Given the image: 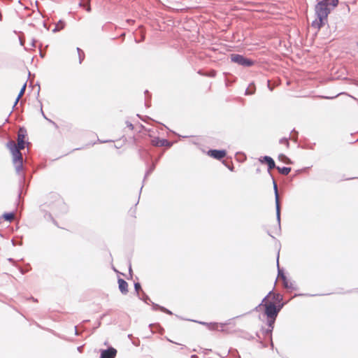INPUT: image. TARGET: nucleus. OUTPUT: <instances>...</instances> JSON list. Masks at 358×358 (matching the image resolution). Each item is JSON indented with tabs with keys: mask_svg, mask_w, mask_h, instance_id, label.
I'll return each instance as SVG.
<instances>
[{
	"mask_svg": "<svg viewBox=\"0 0 358 358\" xmlns=\"http://www.w3.org/2000/svg\"><path fill=\"white\" fill-rule=\"evenodd\" d=\"M283 306L282 296L278 293L270 292L262 300L259 308L266 316L268 331H272L276 317Z\"/></svg>",
	"mask_w": 358,
	"mask_h": 358,
	"instance_id": "nucleus-1",
	"label": "nucleus"
},
{
	"mask_svg": "<svg viewBox=\"0 0 358 358\" xmlns=\"http://www.w3.org/2000/svg\"><path fill=\"white\" fill-rule=\"evenodd\" d=\"M329 0H322L317 3L315 6V11L317 16L319 19V27H322L324 24V21L327 20L330 10L328 8Z\"/></svg>",
	"mask_w": 358,
	"mask_h": 358,
	"instance_id": "nucleus-2",
	"label": "nucleus"
},
{
	"mask_svg": "<svg viewBox=\"0 0 358 358\" xmlns=\"http://www.w3.org/2000/svg\"><path fill=\"white\" fill-rule=\"evenodd\" d=\"M8 148L11 152L13 163L16 165L17 168L21 167L22 165V155L20 152L21 149L17 147L14 141H10L8 143Z\"/></svg>",
	"mask_w": 358,
	"mask_h": 358,
	"instance_id": "nucleus-3",
	"label": "nucleus"
},
{
	"mask_svg": "<svg viewBox=\"0 0 358 358\" xmlns=\"http://www.w3.org/2000/svg\"><path fill=\"white\" fill-rule=\"evenodd\" d=\"M231 62L244 66H251L254 64V62L251 59L244 57L243 55L238 54H231L230 56Z\"/></svg>",
	"mask_w": 358,
	"mask_h": 358,
	"instance_id": "nucleus-4",
	"label": "nucleus"
},
{
	"mask_svg": "<svg viewBox=\"0 0 358 358\" xmlns=\"http://www.w3.org/2000/svg\"><path fill=\"white\" fill-rule=\"evenodd\" d=\"M25 136H26V130L20 128L17 134V147L20 149H24L25 147Z\"/></svg>",
	"mask_w": 358,
	"mask_h": 358,
	"instance_id": "nucleus-5",
	"label": "nucleus"
},
{
	"mask_svg": "<svg viewBox=\"0 0 358 358\" xmlns=\"http://www.w3.org/2000/svg\"><path fill=\"white\" fill-rule=\"evenodd\" d=\"M208 155L216 159H221L226 157L227 152L224 150H210L208 152Z\"/></svg>",
	"mask_w": 358,
	"mask_h": 358,
	"instance_id": "nucleus-6",
	"label": "nucleus"
},
{
	"mask_svg": "<svg viewBox=\"0 0 358 358\" xmlns=\"http://www.w3.org/2000/svg\"><path fill=\"white\" fill-rule=\"evenodd\" d=\"M117 355V350L113 348H109L107 350L101 352L100 358H115Z\"/></svg>",
	"mask_w": 358,
	"mask_h": 358,
	"instance_id": "nucleus-7",
	"label": "nucleus"
},
{
	"mask_svg": "<svg viewBox=\"0 0 358 358\" xmlns=\"http://www.w3.org/2000/svg\"><path fill=\"white\" fill-rule=\"evenodd\" d=\"M259 162L261 163H266L268 165V171H271V169H274L275 165L273 159L268 156H264L259 159Z\"/></svg>",
	"mask_w": 358,
	"mask_h": 358,
	"instance_id": "nucleus-8",
	"label": "nucleus"
},
{
	"mask_svg": "<svg viewBox=\"0 0 358 358\" xmlns=\"http://www.w3.org/2000/svg\"><path fill=\"white\" fill-rule=\"evenodd\" d=\"M152 144L155 146L163 147L169 145V143L168 141L165 139H160L159 138H155L152 140Z\"/></svg>",
	"mask_w": 358,
	"mask_h": 358,
	"instance_id": "nucleus-9",
	"label": "nucleus"
},
{
	"mask_svg": "<svg viewBox=\"0 0 358 358\" xmlns=\"http://www.w3.org/2000/svg\"><path fill=\"white\" fill-rule=\"evenodd\" d=\"M118 285H119V289L122 294H127L128 283L124 280H123L122 278H119L118 279Z\"/></svg>",
	"mask_w": 358,
	"mask_h": 358,
	"instance_id": "nucleus-10",
	"label": "nucleus"
},
{
	"mask_svg": "<svg viewBox=\"0 0 358 358\" xmlns=\"http://www.w3.org/2000/svg\"><path fill=\"white\" fill-rule=\"evenodd\" d=\"M274 189L275 191V201H276V208H277V215L278 217H280V205H279V200H278V189H277V185L276 184H274Z\"/></svg>",
	"mask_w": 358,
	"mask_h": 358,
	"instance_id": "nucleus-11",
	"label": "nucleus"
},
{
	"mask_svg": "<svg viewBox=\"0 0 358 358\" xmlns=\"http://www.w3.org/2000/svg\"><path fill=\"white\" fill-rule=\"evenodd\" d=\"M277 169L278 170L279 173L285 176L288 175L291 171V168L289 167H277Z\"/></svg>",
	"mask_w": 358,
	"mask_h": 358,
	"instance_id": "nucleus-12",
	"label": "nucleus"
},
{
	"mask_svg": "<svg viewBox=\"0 0 358 358\" xmlns=\"http://www.w3.org/2000/svg\"><path fill=\"white\" fill-rule=\"evenodd\" d=\"M26 86H27L26 83H24V85H22V87L21 88V90L16 99L15 103H17L18 102V101L20 100V99L23 96L25 89H26Z\"/></svg>",
	"mask_w": 358,
	"mask_h": 358,
	"instance_id": "nucleus-13",
	"label": "nucleus"
},
{
	"mask_svg": "<svg viewBox=\"0 0 358 358\" xmlns=\"http://www.w3.org/2000/svg\"><path fill=\"white\" fill-rule=\"evenodd\" d=\"M278 159L279 160H280L281 162L285 163V164H289L290 163V160L289 159L286 157L285 155L283 154H280L279 156H278Z\"/></svg>",
	"mask_w": 358,
	"mask_h": 358,
	"instance_id": "nucleus-14",
	"label": "nucleus"
},
{
	"mask_svg": "<svg viewBox=\"0 0 358 358\" xmlns=\"http://www.w3.org/2000/svg\"><path fill=\"white\" fill-rule=\"evenodd\" d=\"M4 220H7V221H9V222H11L14 217H15V215L13 213H6L3 215Z\"/></svg>",
	"mask_w": 358,
	"mask_h": 358,
	"instance_id": "nucleus-15",
	"label": "nucleus"
},
{
	"mask_svg": "<svg viewBox=\"0 0 358 358\" xmlns=\"http://www.w3.org/2000/svg\"><path fill=\"white\" fill-rule=\"evenodd\" d=\"M64 27V23L62 21H59V23L57 24L56 28L55 30L59 31L62 29Z\"/></svg>",
	"mask_w": 358,
	"mask_h": 358,
	"instance_id": "nucleus-16",
	"label": "nucleus"
},
{
	"mask_svg": "<svg viewBox=\"0 0 358 358\" xmlns=\"http://www.w3.org/2000/svg\"><path fill=\"white\" fill-rule=\"evenodd\" d=\"M338 4V0H329V5L336 7Z\"/></svg>",
	"mask_w": 358,
	"mask_h": 358,
	"instance_id": "nucleus-17",
	"label": "nucleus"
},
{
	"mask_svg": "<svg viewBox=\"0 0 358 358\" xmlns=\"http://www.w3.org/2000/svg\"><path fill=\"white\" fill-rule=\"evenodd\" d=\"M85 8H86V10L87 12H90L91 11V7H90V0H87V5H83Z\"/></svg>",
	"mask_w": 358,
	"mask_h": 358,
	"instance_id": "nucleus-18",
	"label": "nucleus"
},
{
	"mask_svg": "<svg viewBox=\"0 0 358 358\" xmlns=\"http://www.w3.org/2000/svg\"><path fill=\"white\" fill-rule=\"evenodd\" d=\"M140 287H141V286L138 283L135 284V288L136 290H138Z\"/></svg>",
	"mask_w": 358,
	"mask_h": 358,
	"instance_id": "nucleus-19",
	"label": "nucleus"
},
{
	"mask_svg": "<svg viewBox=\"0 0 358 358\" xmlns=\"http://www.w3.org/2000/svg\"><path fill=\"white\" fill-rule=\"evenodd\" d=\"M129 128H130L131 129H133V125H132L131 124H130L129 125Z\"/></svg>",
	"mask_w": 358,
	"mask_h": 358,
	"instance_id": "nucleus-20",
	"label": "nucleus"
}]
</instances>
